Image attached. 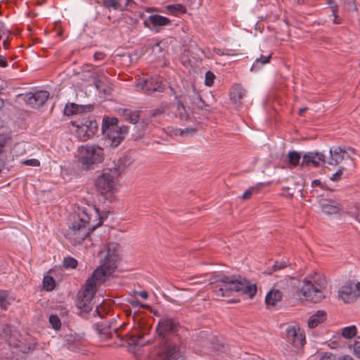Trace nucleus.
I'll return each instance as SVG.
<instances>
[{
    "mask_svg": "<svg viewBox=\"0 0 360 360\" xmlns=\"http://www.w3.org/2000/svg\"><path fill=\"white\" fill-rule=\"evenodd\" d=\"M180 323L174 319L162 318L156 330L160 338V360H184L181 339L178 333Z\"/></svg>",
    "mask_w": 360,
    "mask_h": 360,
    "instance_id": "f257e3e1",
    "label": "nucleus"
},
{
    "mask_svg": "<svg viewBox=\"0 0 360 360\" xmlns=\"http://www.w3.org/2000/svg\"><path fill=\"white\" fill-rule=\"evenodd\" d=\"M210 284L213 285L217 295L221 297H229L236 292L252 298L257 292L255 284H250L245 278L236 275L214 274L210 278Z\"/></svg>",
    "mask_w": 360,
    "mask_h": 360,
    "instance_id": "f03ea898",
    "label": "nucleus"
},
{
    "mask_svg": "<svg viewBox=\"0 0 360 360\" xmlns=\"http://www.w3.org/2000/svg\"><path fill=\"white\" fill-rule=\"evenodd\" d=\"M92 209L96 212V217H98L99 221L95 225L90 226L91 218L87 209L83 210L82 213L72 214L68 224L69 229L65 235L67 238L75 243H81L91 233L101 226L107 216L103 217L99 209L95 206Z\"/></svg>",
    "mask_w": 360,
    "mask_h": 360,
    "instance_id": "7ed1b4c3",
    "label": "nucleus"
},
{
    "mask_svg": "<svg viewBox=\"0 0 360 360\" xmlns=\"http://www.w3.org/2000/svg\"><path fill=\"white\" fill-rule=\"evenodd\" d=\"M120 261L119 245L117 243L110 244L101 266L94 271L91 276L86 281L85 284L89 288L96 289V283H104L106 277L110 276L115 271Z\"/></svg>",
    "mask_w": 360,
    "mask_h": 360,
    "instance_id": "20e7f679",
    "label": "nucleus"
},
{
    "mask_svg": "<svg viewBox=\"0 0 360 360\" xmlns=\"http://www.w3.org/2000/svg\"><path fill=\"white\" fill-rule=\"evenodd\" d=\"M122 162V159L120 158L116 167L103 169L95 181L96 190L102 195H109L106 198L111 197L112 192L119 184V176L124 169V167L121 165Z\"/></svg>",
    "mask_w": 360,
    "mask_h": 360,
    "instance_id": "39448f33",
    "label": "nucleus"
},
{
    "mask_svg": "<svg viewBox=\"0 0 360 360\" xmlns=\"http://www.w3.org/2000/svg\"><path fill=\"white\" fill-rule=\"evenodd\" d=\"M326 287L327 281L326 278L318 275L314 278L313 281L305 278L301 288H297L295 290V292L298 296L301 293L303 296L302 299L313 303H317L325 297L323 290Z\"/></svg>",
    "mask_w": 360,
    "mask_h": 360,
    "instance_id": "423d86ee",
    "label": "nucleus"
},
{
    "mask_svg": "<svg viewBox=\"0 0 360 360\" xmlns=\"http://www.w3.org/2000/svg\"><path fill=\"white\" fill-rule=\"evenodd\" d=\"M101 131L110 146L116 148L124 139L129 127L125 125H118L117 117H104L102 121Z\"/></svg>",
    "mask_w": 360,
    "mask_h": 360,
    "instance_id": "0eeeda50",
    "label": "nucleus"
},
{
    "mask_svg": "<svg viewBox=\"0 0 360 360\" xmlns=\"http://www.w3.org/2000/svg\"><path fill=\"white\" fill-rule=\"evenodd\" d=\"M104 159L103 149L96 145L83 146L79 150L78 162L81 167L86 170L94 169Z\"/></svg>",
    "mask_w": 360,
    "mask_h": 360,
    "instance_id": "6e6552de",
    "label": "nucleus"
},
{
    "mask_svg": "<svg viewBox=\"0 0 360 360\" xmlns=\"http://www.w3.org/2000/svg\"><path fill=\"white\" fill-rule=\"evenodd\" d=\"M136 86L144 93L150 95L155 92H164L166 89V84L162 82L159 76H147L140 79L136 84Z\"/></svg>",
    "mask_w": 360,
    "mask_h": 360,
    "instance_id": "1a4fd4ad",
    "label": "nucleus"
},
{
    "mask_svg": "<svg viewBox=\"0 0 360 360\" xmlns=\"http://www.w3.org/2000/svg\"><path fill=\"white\" fill-rule=\"evenodd\" d=\"M96 292V289L89 288L84 284V290L78 293L77 307L84 313H89L93 308L92 300Z\"/></svg>",
    "mask_w": 360,
    "mask_h": 360,
    "instance_id": "9d476101",
    "label": "nucleus"
},
{
    "mask_svg": "<svg viewBox=\"0 0 360 360\" xmlns=\"http://www.w3.org/2000/svg\"><path fill=\"white\" fill-rule=\"evenodd\" d=\"M355 153L354 149L345 146H333L330 149V157L328 164L330 165H337L344 160H351V154Z\"/></svg>",
    "mask_w": 360,
    "mask_h": 360,
    "instance_id": "9b49d317",
    "label": "nucleus"
},
{
    "mask_svg": "<svg viewBox=\"0 0 360 360\" xmlns=\"http://www.w3.org/2000/svg\"><path fill=\"white\" fill-rule=\"evenodd\" d=\"M360 295V283L348 281L339 290V297L345 302L354 301Z\"/></svg>",
    "mask_w": 360,
    "mask_h": 360,
    "instance_id": "f8f14e48",
    "label": "nucleus"
},
{
    "mask_svg": "<svg viewBox=\"0 0 360 360\" xmlns=\"http://www.w3.org/2000/svg\"><path fill=\"white\" fill-rule=\"evenodd\" d=\"M183 98L186 103H189L193 107L208 112L211 111L210 106L202 100L200 94L196 91L194 86H192L191 89L187 90L186 94L184 95Z\"/></svg>",
    "mask_w": 360,
    "mask_h": 360,
    "instance_id": "ddd939ff",
    "label": "nucleus"
},
{
    "mask_svg": "<svg viewBox=\"0 0 360 360\" xmlns=\"http://www.w3.org/2000/svg\"><path fill=\"white\" fill-rule=\"evenodd\" d=\"M285 338L294 347H302L306 342L304 334L296 326H289L285 329Z\"/></svg>",
    "mask_w": 360,
    "mask_h": 360,
    "instance_id": "4468645a",
    "label": "nucleus"
},
{
    "mask_svg": "<svg viewBox=\"0 0 360 360\" xmlns=\"http://www.w3.org/2000/svg\"><path fill=\"white\" fill-rule=\"evenodd\" d=\"M49 97V91L45 90H40L34 93H27L24 96V101L30 107L37 109L45 103Z\"/></svg>",
    "mask_w": 360,
    "mask_h": 360,
    "instance_id": "2eb2a0df",
    "label": "nucleus"
},
{
    "mask_svg": "<svg viewBox=\"0 0 360 360\" xmlns=\"http://www.w3.org/2000/svg\"><path fill=\"white\" fill-rule=\"evenodd\" d=\"M146 27L149 28L151 30L158 32V27L171 24V20L167 17L155 14L151 15L148 18V20H144L143 22Z\"/></svg>",
    "mask_w": 360,
    "mask_h": 360,
    "instance_id": "dca6fc26",
    "label": "nucleus"
},
{
    "mask_svg": "<svg viewBox=\"0 0 360 360\" xmlns=\"http://www.w3.org/2000/svg\"><path fill=\"white\" fill-rule=\"evenodd\" d=\"M94 109L91 105H78L75 103H68L63 110V113L66 116H72L73 115L82 114L86 112H91Z\"/></svg>",
    "mask_w": 360,
    "mask_h": 360,
    "instance_id": "f3484780",
    "label": "nucleus"
},
{
    "mask_svg": "<svg viewBox=\"0 0 360 360\" xmlns=\"http://www.w3.org/2000/svg\"><path fill=\"white\" fill-rule=\"evenodd\" d=\"M325 162V156L321 153L309 152L302 157L301 166L302 167L312 164L314 167H319L320 162Z\"/></svg>",
    "mask_w": 360,
    "mask_h": 360,
    "instance_id": "a211bd4d",
    "label": "nucleus"
},
{
    "mask_svg": "<svg viewBox=\"0 0 360 360\" xmlns=\"http://www.w3.org/2000/svg\"><path fill=\"white\" fill-rule=\"evenodd\" d=\"M119 328L114 329V334H116L118 338H120L121 340H124L129 346H143L146 342L143 341V335H133L131 336L128 335V334L125 335H121L119 333Z\"/></svg>",
    "mask_w": 360,
    "mask_h": 360,
    "instance_id": "6ab92c4d",
    "label": "nucleus"
},
{
    "mask_svg": "<svg viewBox=\"0 0 360 360\" xmlns=\"http://www.w3.org/2000/svg\"><path fill=\"white\" fill-rule=\"evenodd\" d=\"M246 90L240 84H234L230 89V99L237 106L242 104Z\"/></svg>",
    "mask_w": 360,
    "mask_h": 360,
    "instance_id": "aec40b11",
    "label": "nucleus"
},
{
    "mask_svg": "<svg viewBox=\"0 0 360 360\" xmlns=\"http://www.w3.org/2000/svg\"><path fill=\"white\" fill-rule=\"evenodd\" d=\"M322 211L327 214H335L341 210V205L331 199H323L320 202Z\"/></svg>",
    "mask_w": 360,
    "mask_h": 360,
    "instance_id": "412c9836",
    "label": "nucleus"
},
{
    "mask_svg": "<svg viewBox=\"0 0 360 360\" xmlns=\"http://www.w3.org/2000/svg\"><path fill=\"white\" fill-rule=\"evenodd\" d=\"M93 328L103 338H112L113 334L111 331V324L109 322H99L94 324Z\"/></svg>",
    "mask_w": 360,
    "mask_h": 360,
    "instance_id": "4be33fe9",
    "label": "nucleus"
},
{
    "mask_svg": "<svg viewBox=\"0 0 360 360\" xmlns=\"http://www.w3.org/2000/svg\"><path fill=\"white\" fill-rule=\"evenodd\" d=\"M283 292L277 289L271 290L266 295L265 302L267 306H275L282 300Z\"/></svg>",
    "mask_w": 360,
    "mask_h": 360,
    "instance_id": "5701e85b",
    "label": "nucleus"
},
{
    "mask_svg": "<svg viewBox=\"0 0 360 360\" xmlns=\"http://www.w3.org/2000/svg\"><path fill=\"white\" fill-rule=\"evenodd\" d=\"M327 318V314L323 310H319L316 314L310 316L308 326L310 328H316L319 323H323Z\"/></svg>",
    "mask_w": 360,
    "mask_h": 360,
    "instance_id": "b1692460",
    "label": "nucleus"
},
{
    "mask_svg": "<svg viewBox=\"0 0 360 360\" xmlns=\"http://www.w3.org/2000/svg\"><path fill=\"white\" fill-rule=\"evenodd\" d=\"M121 116L123 117L124 120L133 124L139 119V112L136 110H132L127 108H121L119 110Z\"/></svg>",
    "mask_w": 360,
    "mask_h": 360,
    "instance_id": "393cba45",
    "label": "nucleus"
},
{
    "mask_svg": "<svg viewBox=\"0 0 360 360\" xmlns=\"http://www.w3.org/2000/svg\"><path fill=\"white\" fill-rule=\"evenodd\" d=\"M122 0H103L101 5L110 10L113 9L118 11H126V6L122 4Z\"/></svg>",
    "mask_w": 360,
    "mask_h": 360,
    "instance_id": "a878e982",
    "label": "nucleus"
},
{
    "mask_svg": "<svg viewBox=\"0 0 360 360\" xmlns=\"http://www.w3.org/2000/svg\"><path fill=\"white\" fill-rule=\"evenodd\" d=\"M133 124H134V132L132 134V136L135 138V139L142 138L147 131V124L143 120L139 121V119L138 121L134 122Z\"/></svg>",
    "mask_w": 360,
    "mask_h": 360,
    "instance_id": "bb28decb",
    "label": "nucleus"
},
{
    "mask_svg": "<svg viewBox=\"0 0 360 360\" xmlns=\"http://www.w3.org/2000/svg\"><path fill=\"white\" fill-rule=\"evenodd\" d=\"M81 123L91 137L94 136L98 131V124L96 120H87L84 122H82Z\"/></svg>",
    "mask_w": 360,
    "mask_h": 360,
    "instance_id": "cd10ccee",
    "label": "nucleus"
},
{
    "mask_svg": "<svg viewBox=\"0 0 360 360\" xmlns=\"http://www.w3.org/2000/svg\"><path fill=\"white\" fill-rule=\"evenodd\" d=\"M71 124L72 126H74L77 128L76 134L80 141H86L88 139H89L90 138H91L90 136H89V134L86 131V129H84V127H83L82 123L77 124V122L75 121H72Z\"/></svg>",
    "mask_w": 360,
    "mask_h": 360,
    "instance_id": "c85d7f7f",
    "label": "nucleus"
},
{
    "mask_svg": "<svg viewBox=\"0 0 360 360\" xmlns=\"http://www.w3.org/2000/svg\"><path fill=\"white\" fill-rule=\"evenodd\" d=\"M176 117H178L181 120H188L189 118V114L187 112L186 107L182 101L179 100L177 102Z\"/></svg>",
    "mask_w": 360,
    "mask_h": 360,
    "instance_id": "c756f323",
    "label": "nucleus"
},
{
    "mask_svg": "<svg viewBox=\"0 0 360 360\" xmlns=\"http://www.w3.org/2000/svg\"><path fill=\"white\" fill-rule=\"evenodd\" d=\"M287 158L288 164L292 167H296L299 165L301 154L299 152L291 150L288 152Z\"/></svg>",
    "mask_w": 360,
    "mask_h": 360,
    "instance_id": "7c9ffc66",
    "label": "nucleus"
},
{
    "mask_svg": "<svg viewBox=\"0 0 360 360\" xmlns=\"http://www.w3.org/2000/svg\"><path fill=\"white\" fill-rule=\"evenodd\" d=\"M357 334V328L355 326H349L342 329L341 335L346 339H351Z\"/></svg>",
    "mask_w": 360,
    "mask_h": 360,
    "instance_id": "2f4dec72",
    "label": "nucleus"
},
{
    "mask_svg": "<svg viewBox=\"0 0 360 360\" xmlns=\"http://www.w3.org/2000/svg\"><path fill=\"white\" fill-rule=\"evenodd\" d=\"M271 58V56L269 55L268 56H265L263 55H261L259 58H257L255 62L252 64L251 67L252 71H257L258 70L261 65L268 63L270 61V59Z\"/></svg>",
    "mask_w": 360,
    "mask_h": 360,
    "instance_id": "473e14b6",
    "label": "nucleus"
},
{
    "mask_svg": "<svg viewBox=\"0 0 360 360\" xmlns=\"http://www.w3.org/2000/svg\"><path fill=\"white\" fill-rule=\"evenodd\" d=\"M167 9L172 13H186V8L181 4H171L167 6Z\"/></svg>",
    "mask_w": 360,
    "mask_h": 360,
    "instance_id": "72a5a7b5",
    "label": "nucleus"
},
{
    "mask_svg": "<svg viewBox=\"0 0 360 360\" xmlns=\"http://www.w3.org/2000/svg\"><path fill=\"white\" fill-rule=\"evenodd\" d=\"M43 286L47 291H51L56 286V281L51 276H44L43 280Z\"/></svg>",
    "mask_w": 360,
    "mask_h": 360,
    "instance_id": "f704fd0d",
    "label": "nucleus"
},
{
    "mask_svg": "<svg viewBox=\"0 0 360 360\" xmlns=\"http://www.w3.org/2000/svg\"><path fill=\"white\" fill-rule=\"evenodd\" d=\"M342 6L348 11H356L357 7L355 0H340Z\"/></svg>",
    "mask_w": 360,
    "mask_h": 360,
    "instance_id": "c9c22d12",
    "label": "nucleus"
},
{
    "mask_svg": "<svg viewBox=\"0 0 360 360\" xmlns=\"http://www.w3.org/2000/svg\"><path fill=\"white\" fill-rule=\"evenodd\" d=\"M287 266V262H275V264L272 266L271 269H269V268L264 271V273L267 274H271L273 271H276L280 269H283Z\"/></svg>",
    "mask_w": 360,
    "mask_h": 360,
    "instance_id": "e433bc0d",
    "label": "nucleus"
},
{
    "mask_svg": "<svg viewBox=\"0 0 360 360\" xmlns=\"http://www.w3.org/2000/svg\"><path fill=\"white\" fill-rule=\"evenodd\" d=\"M63 265L65 269H75L77 266V261L72 257H67L63 259Z\"/></svg>",
    "mask_w": 360,
    "mask_h": 360,
    "instance_id": "4c0bfd02",
    "label": "nucleus"
},
{
    "mask_svg": "<svg viewBox=\"0 0 360 360\" xmlns=\"http://www.w3.org/2000/svg\"><path fill=\"white\" fill-rule=\"evenodd\" d=\"M9 139L10 138L8 135L4 134H0V157H4V158H6L4 148Z\"/></svg>",
    "mask_w": 360,
    "mask_h": 360,
    "instance_id": "58836bf2",
    "label": "nucleus"
},
{
    "mask_svg": "<svg viewBox=\"0 0 360 360\" xmlns=\"http://www.w3.org/2000/svg\"><path fill=\"white\" fill-rule=\"evenodd\" d=\"M94 84L98 91L103 92L105 94H110L112 89L109 86H105L103 82L101 79H96Z\"/></svg>",
    "mask_w": 360,
    "mask_h": 360,
    "instance_id": "ea45409f",
    "label": "nucleus"
},
{
    "mask_svg": "<svg viewBox=\"0 0 360 360\" xmlns=\"http://www.w3.org/2000/svg\"><path fill=\"white\" fill-rule=\"evenodd\" d=\"M49 323L55 330H59L61 327V322L57 315L51 314L49 316Z\"/></svg>",
    "mask_w": 360,
    "mask_h": 360,
    "instance_id": "a19ab883",
    "label": "nucleus"
},
{
    "mask_svg": "<svg viewBox=\"0 0 360 360\" xmlns=\"http://www.w3.org/2000/svg\"><path fill=\"white\" fill-rule=\"evenodd\" d=\"M8 292L6 290H0V307L2 309H6L8 302L7 301Z\"/></svg>",
    "mask_w": 360,
    "mask_h": 360,
    "instance_id": "79ce46f5",
    "label": "nucleus"
},
{
    "mask_svg": "<svg viewBox=\"0 0 360 360\" xmlns=\"http://www.w3.org/2000/svg\"><path fill=\"white\" fill-rule=\"evenodd\" d=\"M215 79L214 74L211 71H207L205 73V84L207 86H212L214 84V81Z\"/></svg>",
    "mask_w": 360,
    "mask_h": 360,
    "instance_id": "37998d69",
    "label": "nucleus"
},
{
    "mask_svg": "<svg viewBox=\"0 0 360 360\" xmlns=\"http://www.w3.org/2000/svg\"><path fill=\"white\" fill-rule=\"evenodd\" d=\"M339 9L338 5H333L330 7L333 15L334 16L333 22L335 24H340L342 22L341 18L338 15V11Z\"/></svg>",
    "mask_w": 360,
    "mask_h": 360,
    "instance_id": "c03bdc74",
    "label": "nucleus"
},
{
    "mask_svg": "<svg viewBox=\"0 0 360 360\" xmlns=\"http://www.w3.org/2000/svg\"><path fill=\"white\" fill-rule=\"evenodd\" d=\"M354 355L360 358V335L356 337L353 345Z\"/></svg>",
    "mask_w": 360,
    "mask_h": 360,
    "instance_id": "a18cd8bd",
    "label": "nucleus"
},
{
    "mask_svg": "<svg viewBox=\"0 0 360 360\" xmlns=\"http://www.w3.org/2000/svg\"><path fill=\"white\" fill-rule=\"evenodd\" d=\"M165 112V108L163 107L157 108L155 109H153L150 111V115L152 117H157L158 116L162 115Z\"/></svg>",
    "mask_w": 360,
    "mask_h": 360,
    "instance_id": "49530a36",
    "label": "nucleus"
},
{
    "mask_svg": "<svg viewBox=\"0 0 360 360\" xmlns=\"http://www.w3.org/2000/svg\"><path fill=\"white\" fill-rule=\"evenodd\" d=\"M344 167H340L335 174L330 176V180L337 181L340 179V176L343 174Z\"/></svg>",
    "mask_w": 360,
    "mask_h": 360,
    "instance_id": "de8ad7c7",
    "label": "nucleus"
},
{
    "mask_svg": "<svg viewBox=\"0 0 360 360\" xmlns=\"http://www.w3.org/2000/svg\"><path fill=\"white\" fill-rule=\"evenodd\" d=\"M22 164L32 167H39L40 165V162L37 159H30L25 160Z\"/></svg>",
    "mask_w": 360,
    "mask_h": 360,
    "instance_id": "09e8293b",
    "label": "nucleus"
},
{
    "mask_svg": "<svg viewBox=\"0 0 360 360\" xmlns=\"http://www.w3.org/2000/svg\"><path fill=\"white\" fill-rule=\"evenodd\" d=\"M311 186H320L323 189L329 190L326 184L322 183L319 179H315L311 182Z\"/></svg>",
    "mask_w": 360,
    "mask_h": 360,
    "instance_id": "8fccbe9b",
    "label": "nucleus"
},
{
    "mask_svg": "<svg viewBox=\"0 0 360 360\" xmlns=\"http://www.w3.org/2000/svg\"><path fill=\"white\" fill-rule=\"evenodd\" d=\"M256 190L257 188L255 187H251L249 189L246 190L243 194V198L245 200L250 198V197L252 195L253 192Z\"/></svg>",
    "mask_w": 360,
    "mask_h": 360,
    "instance_id": "3c124183",
    "label": "nucleus"
},
{
    "mask_svg": "<svg viewBox=\"0 0 360 360\" xmlns=\"http://www.w3.org/2000/svg\"><path fill=\"white\" fill-rule=\"evenodd\" d=\"M349 214L360 222V207L356 206L355 211H350Z\"/></svg>",
    "mask_w": 360,
    "mask_h": 360,
    "instance_id": "603ef678",
    "label": "nucleus"
},
{
    "mask_svg": "<svg viewBox=\"0 0 360 360\" xmlns=\"http://www.w3.org/2000/svg\"><path fill=\"white\" fill-rule=\"evenodd\" d=\"M320 360H336V357L331 353H326Z\"/></svg>",
    "mask_w": 360,
    "mask_h": 360,
    "instance_id": "864d4df0",
    "label": "nucleus"
},
{
    "mask_svg": "<svg viewBox=\"0 0 360 360\" xmlns=\"http://www.w3.org/2000/svg\"><path fill=\"white\" fill-rule=\"evenodd\" d=\"M129 302L131 304V306L134 307H144V305L142 304L138 300H131Z\"/></svg>",
    "mask_w": 360,
    "mask_h": 360,
    "instance_id": "5fc2aeb1",
    "label": "nucleus"
},
{
    "mask_svg": "<svg viewBox=\"0 0 360 360\" xmlns=\"http://www.w3.org/2000/svg\"><path fill=\"white\" fill-rule=\"evenodd\" d=\"M105 54L102 52H96L94 55V58L96 60H101L104 58Z\"/></svg>",
    "mask_w": 360,
    "mask_h": 360,
    "instance_id": "6e6d98bb",
    "label": "nucleus"
},
{
    "mask_svg": "<svg viewBox=\"0 0 360 360\" xmlns=\"http://www.w3.org/2000/svg\"><path fill=\"white\" fill-rule=\"evenodd\" d=\"M0 66L2 68H6L8 66V62L6 57L3 56H0Z\"/></svg>",
    "mask_w": 360,
    "mask_h": 360,
    "instance_id": "4d7b16f0",
    "label": "nucleus"
},
{
    "mask_svg": "<svg viewBox=\"0 0 360 360\" xmlns=\"http://www.w3.org/2000/svg\"><path fill=\"white\" fill-rule=\"evenodd\" d=\"M134 5H136V3L134 1V0H126V2L123 6H126V11L128 10V8H131Z\"/></svg>",
    "mask_w": 360,
    "mask_h": 360,
    "instance_id": "13d9d810",
    "label": "nucleus"
},
{
    "mask_svg": "<svg viewBox=\"0 0 360 360\" xmlns=\"http://www.w3.org/2000/svg\"><path fill=\"white\" fill-rule=\"evenodd\" d=\"M6 164V158L4 157H0V173L1 172L2 169L4 168Z\"/></svg>",
    "mask_w": 360,
    "mask_h": 360,
    "instance_id": "bf43d9fd",
    "label": "nucleus"
},
{
    "mask_svg": "<svg viewBox=\"0 0 360 360\" xmlns=\"http://www.w3.org/2000/svg\"><path fill=\"white\" fill-rule=\"evenodd\" d=\"M136 293L143 299H147L148 297V295L146 291H140Z\"/></svg>",
    "mask_w": 360,
    "mask_h": 360,
    "instance_id": "052dcab7",
    "label": "nucleus"
},
{
    "mask_svg": "<svg viewBox=\"0 0 360 360\" xmlns=\"http://www.w3.org/2000/svg\"><path fill=\"white\" fill-rule=\"evenodd\" d=\"M287 283H290V285L292 287H295L297 283H300V281L294 278H291L289 281H288Z\"/></svg>",
    "mask_w": 360,
    "mask_h": 360,
    "instance_id": "680f3d73",
    "label": "nucleus"
},
{
    "mask_svg": "<svg viewBox=\"0 0 360 360\" xmlns=\"http://www.w3.org/2000/svg\"><path fill=\"white\" fill-rule=\"evenodd\" d=\"M194 131V129H188V128H186V129H179V134H180L181 136H184V134H186V133H188V132H189V131Z\"/></svg>",
    "mask_w": 360,
    "mask_h": 360,
    "instance_id": "e2e57ef3",
    "label": "nucleus"
},
{
    "mask_svg": "<svg viewBox=\"0 0 360 360\" xmlns=\"http://www.w3.org/2000/svg\"><path fill=\"white\" fill-rule=\"evenodd\" d=\"M338 360H354L352 356H350L349 355H345L342 357H340L338 359Z\"/></svg>",
    "mask_w": 360,
    "mask_h": 360,
    "instance_id": "0e129e2a",
    "label": "nucleus"
},
{
    "mask_svg": "<svg viewBox=\"0 0 360 360\" xmlns=\"http://www.w3.org/2000/svg\"><path fill=\"white\" fill-rule=\"evenodd\" d=\"M170 90L172 91V93L173 94V95L175 96V99L177 100V102L179 101V100H180V97L179 96H178L176 94V93L175 92L174 89L170 86Z\"/></svg>",
    "mask_w": 360,
    "mask_h": 360,
    "instance_id": "69168bd1",
    "label": "nucleus"
},
{
    "mask_svg": "<svg viewBox=\"0 0 360 360\" xmlns=\"http://www.w3.org/2000/svg\"><path fill=\"white\" fill-rule=\"evenodd\" d=\"M308 110L307 108L304 107V108H302L299 110V112H298V114L299 115L302 116L303 115V114Z\"/></svg>",
    "mask_w": 360,
    "mask_h": 360,
    "instance_id": "338daca9",
    "label": "nucleus"
},
{
    "mask_svg": "<svg viewBox=\"0 0 360 360\" xmlns=\"http://www.w3.org/2000/svg\"><path fill=\"white\" fill-rule=\"evenodd\" d=\"M328 4L330 5V8L333 5H338L335 0H328Z\"/></svg>",
    "mask_w": 360,
    "mask_h": 360,
    "instance_id": "774afa93",
    "label": "nucleus"
}]
</instances>
